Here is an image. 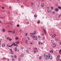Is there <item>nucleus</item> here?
Returning a JSON list of instances; mask_svg holds the SVG:
<instances>
[{"mask_svg":"<svg viewBox=\"0 0 61 61\" xmlns=\"http://www.w3.org/2000/svg\"><path fill=\"white\" fill-rule=\"evenodd\" d=\"M30 35H33V33H30Z\"/></svg>","mask_w":61,"mask_h":61,"instance_id":"bf43d9fd","label":"nucleus"},{"mask_svg":"<svg viewBox=\"0 0 61 61\" xmlns=\"http://www.w3.org/2000/svg\"><path fill=\"white\" fill-rule=\"evenodd\" d=\"M10 25H13V23H11V24H10Z\"/></svg>","mask_w":61,"mask_h":61,"instance_id":"4c0bfd02","label":"nucleus"},{"mask_svg":"<svg viewBox=\"0 0 61 61\" xmlns=\"http://www.w3.org/2000/svg\"><path fill=\"white\" fill-rule=\"evenodd\" d=\"M15 43H13L11 45V46H14V45H15Z\"/></svg>","mask_w":61,"mask_h":61,"instance_id":"a211bd4d","label":"nucleus"},{"mask_svg":"<svg viewBox=\"0 0 61 61\" xmlns=\"http://www.w3.org/2000/svg\"><path fill=\"white\" fill-rule=\"evenodd\" d=\"M26 52H27V53H29V51L28 50H27Z\"/></svg>","mask_w":61,"mask_h":61,"instance_id":"bb28decb","label":"nucleus"},{"mask_svg":"<svg viewBox=\"0 0 61 61\" xmlns=\"http://www.w3.org/2000/svg\"><path fill=\"white\" fill-rule=\"evenodd\" d=\"M43 31L45 34H46V30L45 29H43Z\"/></svg>","mask_w":61,"mask_h":61,"instance_id":"39448f33","label":"nucleus"},{"mask_svg":"<svg viewBox=\"0 0 61 61\" xmlns=\"http://www.w3.org/2000/svg\"><path fill=\"white\" fill-rule=\"evenodd\" d=\"M38 37L39 38H41V37L40 36H39Z\"/></svg>","mask_w":61,"mask_h":61,"instance_id":"09e8293b","label":"nucleus"},{"mask_svg":"<svg viewBox=\"0 0 61 61\" xmlns=\"http://www.w3.org/2000/svg\"><path fill=\"white\" fill-rule=\"evenodd\" d=\"M52 13H53V14H55V11H53V12H52Z\"/></svg>","mask_w":61,"mask_h":61,"instance_id":"3c124183","label":"nucleus"},{"mask_svg":"<svg viewBox=\"0 0 61 61\" xmlns=\"http://www.w3.org/2000/svg\"><path fill=\"white\" fill-rule=\"evenodd\" d=\"M58 8H59V9H61V7H60V6L58 7Z\"/></svg>","mask_w":61,"mask_h":61,"instance_id":"4be33fe9","label":"nucleus"},{"mask_svg":"<svg viewBox=\"0 0 61 61\" xmlns=\"http://www.w3.org/2000/svg\"><path fill=\"white\" fill-rule=\"evenodd\" d=\"M34 48H35V49H36V50H37V48H36L34 47Z\"/></svg>","mask_w":61,"mask_h":61,"instance_id":"49530a36","label":"nucleus"},{"mask_svg":"<svg viewBox=\"0 0 61 61\" xmlns=\"http://www.w3.org/2000/svg\"><path fill=\"white\" fill-rule=\"evenodd\" d=\"M5 36L6 37V35H5Z\"/></svg>","mask_w":61,"mask_h":61,"instance_id":"774afa93","label":"nucleus"},{"mask_svg":"<svg viewBox=\"0 0 61 61\" xmlns=\"http://www.w3.org/2000/svg\"><path fill=\"white\" fill-rule=\"evenodd\" d=\"M27 42V41L26 40L25 41V43H26Z\"/></svg>","mask_w":61,"mask_h":61,"instance_id":"37998d69","label":"nucleus"},{"mask_svg":"<svg viewBox=\"0 0 61 61\" xmlns=\"http://www.w3.org/2000/svg\"><path fill=\"white\" fill-rule=\"evenodd\" d=\"M12 32L13 34H15V30H13V31Z\"/></svg>","mask_w":61,"mask_h":61,"instance_id":"412c9836","label":"nucleus"},{"mask_svg":"<svg viewBox=\"0 0 61 61\" xmlns=\"http://www.w3.org/2000/svg\"><path fill=\"white\" fill-rule=\"evenodd\" d=\"M60 45H61V42H60Z\"/></svg>","mask_w":61,"mask_h":61,"instance_id":"052dcab7","label":"nucleus"},{"mask_svg":"<svg viewBox=\"0 0 61 61\" xmlns=\"http://www.w3.org/2000/svg\"><path fill=\"white\" fill-rule=\"evenodd\" d=\"M42 36H44V34H42Z\"/></svg>","mask_w":61,"mask_h":61,"instance_id":"8fccbe9b","label":"nucleus"},{"mask_svg":"<svg viewBox=\"0 0 61 61\" xmlns=\"http://www.w3.org/2000/svg\"><path fill=\"white\" fill-rule=\"evenodd\" d=\"M2 8L3 9H5V8L4 7H2Z\"/></svg>","mask_w":61,"mask_h":61,"instance_id":"de8ad7c7","label":"nucleus"},{"mask_svg":"<svg viewBox=\"0 0 61 61\" xmlns=\"http://www.w3.org/2000/svg\"><path fill=\"white\" fill-rule=\"evenodd\" d=\"M34 51V53H36V51Z\"/></svg>","mask_w":61,"mask_h":61,"instance_id":"6e6d98bb","label":"nucleus"},{"mask_svg":"<svg viewBox=\"0 0 61 61\" xmlns=\"http://www.w3.org/2000/svg\"><path fill=\"white\" fill-rule=\"evenodd\" d=\"M34 5V4H33V3H32L31 4V6H32V5Z\"/></svg>","mask_w":61,"mask_h":61,"instance_id":"7c9ffc66","label":"nucleus"},{"mask_svg":"<svg viewBox=\"0 0 61 61\" xmlns=\"http://www.w3.org/2000/svg\"><path fill=\"white\" fill-rule=\"evenodd\" d=\"M59 60H60V58H57L56 59V61H59Z\"/></svg>","mask_w":61,"mask_h":61,"instance_id":"4468645a","label":"nucleus"},{"mask_svg":"<svg viewBox=\"0 0 61 61\" xmlns=\"http://www.w3.org/2000/svg\"><path fill=\"white\" fill-rule=\"evenodd\" d=\"M34 32H35V33H36V31H34Z\"/></svg>","mask_w":61,"mask_h":61,"instance_id":"0e129e2a","label":"nucleus"},{"mask_svg":"<svg viewBox=\"0 0 61 61\" xmlns=\"http://www.w3.org/2000/svg\"><path fill=\"white\" fill-rule=\"evenodd\" d=\"M14 57L15 59H16V56L15 55L14 56Z\"/></svg>","mask_w":61,"mask_h":61,"instance_id":"5701e85b","label":"nucleus"},{"mask_svg":"<svg viewBox=\"0 0 61 61\" xmlns=\"http://www.w3.org/2000/svg\"><path fill=\"white\" fill-rule=\"evenodd\" d=\"M40 44H41V45L43 44V43L41 42L40 41H39L38 42V45H40Z\"/></svg>","mask_w":61,"mask_h":61,"instance_id":"20e7f679","label":"nucleus"},{"mask_svg":"<svg viewBox=\"0 0 61 61\" xmlns=\"http://www.w3.org/2000/svg\"><path fill=\"white\" fill-rule=\"evenodd\" d=\"M36 32H34V33H32V35H36Z\"/></svg>","mask_w":61,"mask_h":61,"instance_id":"dca6fc26","label":"nucleus"},{"mask_svg":"<svg viewBox=\"0 0 61 61\" xmlns=\"http://www.w3.org/2000/svg\"><path fill=\"white\" fill-rule=\"evenodd\" d=\"M6 59V58H5L4 57L3 58V59Z\"/></svg>","mask_w":61,"mask_h":61,"instance_id":"5fc2aeb1","label":"nucleus"},{"mask_svg":"<svg viewBox=\"0 0 61 61\" xmlns=\"http://www.w3.org/2000/svg\"><path fill=\"white\" fill-rule=\"evenodd\" d=\"M56 36V34H55L54 35H53L52 36V37H53V38H54L55 36Z\"/></svg>","mask_w":61,"mask_h":61,"instance_id":"423d86ee","label":"nucleus"},{"mask_svg":"<svg viewBox=\"0 0 61 61\" xmlns=\"http://www.w3.org/2000/svg\"><path fill=\"white\" fill-rule=\"evenodd\" d=\"M11 57H13L14 56H11Z\"/></svg>","mask_w":61,"mask_h":61,"instance_id":"338daca9","label":"nucleus"},{"mask_svg":"<svg viewBox=\"0 0 61 61\" xmlns=\"http://www.w3.org/2000/svg\"><path fill=\"white\" fill-rule=\"evenodd\" d=\"M13 53H13V52L12 51H11V54H13Z\"/></svg>","mask_w":61,"mask_h":61,"instance_id":"c85d7f7f","label":"nucleus"},{"mask_svg":"<svg viewBox=\"0 0 61 61\" xmlns=\"http://www.w3.org/2000/svg\"><path fill=\"white\" fill-rule=\"evenodd\" d=\"M23 56H24V54H22L20 56L21 57H23Z\"/></svg>","mask_w":61,"mask_h":61,"instance_id":"1a4fd4ad","label":"nucleus"},{"mask_svg":"<svg viewBox=\"0 0 61 61\" xmlns=\"http://www.w3.org/2000/svg\"><path fill=\"white\" fill-rule=\"evenodd\" d=\"M34 35H30V36H31V37H32V38H33V37H34Z\"/></svg>","mask_w":61,"mask_h":61,"instance_id":"aec40b11","label":"nucleus"},{"mask_svg":"<svg viewBox=\"0 0 61 61\" xmlns=\"http://www.w3.org/2000/svg\"><path fill=\"white\" fill-rule=\"evenodd\" d=\"M28 34V33H26L25 34V36H27V35Z\"/></svg>","mask_w":61,"mask_h":61,"instance_id":"72a5a7b5","label":"nucleus"},{"mask_svg":"<svg viewBox=\"0 0 61 61\" xmlns=\"http://www.w3.org/2000/svg\"><path fill=\"white\" fill-rule=\"evenodd\" d=\"M47 12L48 13H50V12H52V11L51 10H48L47 11Z\"/></svg>","mask_w":61,"mask_h":61,"instance_id":"6e6552de","label":"nucleus"},{"mask_svg":"<svg viewBox=\"0 0 61 61\" xmlns=\"http://www.w3.org/2000/svg\"><path fill=\"white\" fill-rule=\"evenodd\" d=\"M44 57L46 59H50L51 60L52 59V57L50 56V54L45 53L44 54Z\"/></svg>","mask_w":61,"mask_h":61,"instance_id":"f257e3e1","label":"nucleus"},{"mask_svg":"<svg viewBox=\"0 0 61 61\" xmlns=\"http://www.w3.org/2000/svg\"><path fill=\"white\" fill-rule=\"evenodd\" d=\"M60 56L59 55H58L57 56V58H59V57H60Z\"/></svg>","mask_w":61,"mask_h":61,"instance_id":"2eb2a0df","label":"nucleus"},{"mask_svg":"<svg viewBox=\"0 0 61 61\" xmlns=\"http://www.w3.org/2000/svg\"><path fill=\"white\" fill-rule=\"evenodd\" d=\"M55 10V11H58V9H56Z\"/></svg>","mask_w":61,"mask_h":61,"instance_id":"9d476101","label":"nucleus"},{"mask_svg":"<svg viewBox=\"0 0 61 61\" xmlns=\"http://www.w3.org/2000/svg\"><path fill=\"white\" fill-rule=\"evenodd\" d=\"M15 43H16V44H19V42L17 41V42H15Z\"/></svg>","mask_w":61,"mask_h":61,"instance_id":"b1692460","label":"nucleus"},{"mask_svg":"<svg viewBox=\"0 0 61 61\" xmlns=\"http://www.w3.org/2000/svg\"><path fill=\"white\" fill-rule=\"evenodd\" d=\"M27 24H29V22L27 23Z\"/></svg>","mask_w":61,"mask_h":61,"instance_id":"864d4df0","label":"nucleus"},{"mask_svg":"<svg viewBox=\"0 0 61 61\" xmlns=\"http://www.w3.org/2000/svg\"><path fill=\"white\" fill-rule=\"evenodd\" d=\"M33 39L35 40H36L37 39V37L36 36H34L33 38Z\"/></svg>","mask_w":61,"mask_h":61,"instance_id":"f03ea898","label":"nucleus"},{"mask_svg":"<svg viewBox=\"0 0 61 61\" xmlns=\"http://www.w3.org/2000/svg\"><path fill=\"white\" fill-rule=\"evenodd\" d=\"M8 32H10L11 33L12 32V31H8Z\"/></svg>","mask_w":61,"mask_h":61,"instance_id":"cd10ccee","label":"nucleus"},{"mask_svg":"<svg viewBox=\"0 0 61 61\" xmlns=\"http://www.w3.org/2000/svg\"><path fill=\"white\" fill-rule=\"evenodd\" d=\"M18 60H19V61H20L21 60V59L20 58H19L18 59Z\"/></svg>","mask_w":61,"mask_h":61,"instance_id":"2f4dec72","label":"nucleus"},{"mask_svg":"<svg viewBox=\"0 0 61 61\" xmlns=\"http://www.w3.org/2000/svg\"><path fill=\"white\" fill-rule=\"evenodd\" d=\"M51 41L52 43H53V42H54V41H53V40H51Z\"/></svg>","mask_w":61,"mask_h":61,"instance_id":"58836bf2","label":"nucleus"},{"mask_svg":"<svg viewBox=\"0 0 61 61\" xmlns=\"http://www.w3.org/2000/svg\"><path fill=\"white\" fill-rule=\"evenodd\" d=\"M40 21H38L37 22V23L38 24H39V23H40Z\"/></svg>","mask_w":61,"mask_h":61,"instance_id":"e433bc0d","label":"nucleus"},{"mask_svg":"<svg viewBox=\"0 0 61 61\" xmlns=\"http://www.w3.org/2000/svg\"><path fill=\"white\" fill-rule=\"evenodd\" d=\"M61 52V50H60V51H59V53H60V52Z\"/></svg>","mask_w":61,"mask_h":61,"instance_id":"a18cd8bd","label":"nucleus"},{"mask_svg":"<svg viewBox=\"0 0 61 61\" xmlns=\"http://www.w3.org/2000/svg\"><path fill=\"white\" fill-rule=\"evenodd\" d=\"M53 47L55 48L56 46V44H55V43H54L53 45Z\"/></svg>","mask_w":61,"mask_h":61,"instance_id":"7ed1b4c3","label":"nucleus"},{"mask_svg":"<svg viewBox=\"0 0 61 61\" xmlns=\"http://www.w3.org/2000/svg\"><path fill=\"white\" fill-rule=\"evenodd\" d=\"M14 46H17V45L16 44H14Z\"/></svg>","mask_w":61,"mask_h":61,"instance_id":"6ab92c4d","label":"nucleus"},{"mask_svg":"<svg viewBox=\"0 0 61 61\" xmlns=\"http://www.w3.org/2000/svg\"><path fill=\"white\" fill-rule=\"evenodd\" d=\"M39 59H41V58H42V57H41V56H40L39 57Z\"/></svg>","mask_w":61,"mask_h":61,"instance_id":"ea45409f","label":"nucleus"},{"mask_svg":"<svg viewBox=\"0 0 61 61\" xmlns=\"http://www.w3.org/2000/svg\"><path fill=\"white\" fill-rule=\"evenodd\" d=\"M56 41H58L59 40V39H56Z\"/></svg>","mask_w":61,"mask_h":61,"instance_id":"a878e982","label":"nucleus"},{"mask_svg":"<svg viewBox=\"0 0 61 61\" xmlns=\"http://www.w3.org/2000/svg\"><path fill=\"white\" fill-rule=\"evenodd\" d=\"M17 27H19V25H17Z\"/></svg>","mask_w":61,"mask_h":61,"instance_id":"c03bdc74","label":"nucleus"},{"mask_svg":"<svg viewBox=\"0 0 61 61\" xmlns=\"http://www.w3.org/2000/svg\"><path fill=\"white\" fill-rule=\"evenodd\" d=\"M12 46V45H11V46H8V47H11Z\"/></svg>","mask_w":61,"mask_h":61,"instance_id":"f704fd0d","label":"nucleus"},{"mask_svg":"<svg viewBox=\"0 0 61 61\" xmlns=\"http://www.w3.org/2000/svg\"><path fill=\"white\" fill-rule=\"evenodd\" d=\"M28 40H30V39H29V37L28 38Z\"/></svg>","mask_w":61,"mask_h":61,"instance_id":"e2e57ef3","label":"nucleus"},{"mask_svg":"<svg viewBox=\"0 0 61 61\" xmlns=\"http://www.w3.org/2000/svg\"><path fill=\"white\" fill-rule=\"evenodd\" d=\"M7 60L8 61H9V59H7Z\"/></svg>","mask_w":61,"mask_h":61,"instance_id":"603ef678","label":"nucleus"},{"mask_svg":"<svg viewBox=\"0 0 61 61\" xmlns=\"http://www.w3.org/2000/svg\"><path fill=\"white\" fill-rule=\"evenodd\" d=\"M44 3H43L41 5V6H42V7H43V6H44Z\"/></svg>","mask_w":61,"mask_h":61,"instance_id":"0eeeda50","label":"nucleus"},{"mask_svg":"<svg viewBox=\"0 0 61 61\" xmlns=\"http://www.w3.org/2000/svg\"><path fill=\"white\" fill-rule=\"evenodd\" d=\"M30 44H31V45H32V44H33V43H30Z\"/></svg>","mask_w":61,"mask_h":61,"instance_id":"680f3d73","label":"nucleus"},{"mask_svg":"<svg viewBox=\"0 0 61 61\" xmlns=\"http://www.w3.org/2000/svg\"><path fill=\"white\" fill-rule=\"evenodd\" d=\"M17 48L15 47V51H17Z\"/></svg>","mask_w":61,"mask_h":61,"instance_id":"9b49d317","label":"nucleus"},{"mask_svg":"<svg viewBox=\"0 0 61 61\" xmlns=\"http://www.w3.org/2000/svg\"><path fill=\"white\" fill-rule=\"evenodd\" d=\"M49 7H47V10H49Z\"/></svg>","mask_w":61,"mask_h":61,"instance_id":"c9c22d12","label":"nucleus"},{"mask_svg":"<svg viewBox=\"0 0 61 61\" xmlns=\"http://www.w3.org/2000/svg\"><path fill=\"white\" fill-rule=\"evenodd\" d=\"M34 16H35V17H36V18L37 17V15H34Z\"/></svg>","mask_w":61,"mask_h":61,"instance_id":"c756f323","label":"nucleus"},{"mask_svg":"<svg viewBox=\"0 0 61 61\" xmlns=\"http://www.w3.org/2000/svg\"><path fill=\"white\" fill-rule=\"evenodd\" d=\"M6 39H7V40H9V37H7L6 38Z\"/></svg>","mask_w":61,"mask_h":61,"instance_id":"f3484780","label":"nucleus"},{"mask_svg":"<svg viewBox=\"0 0 61 61\" xmlns=\"http://www.w3.org/2000/svg\"><path fill=\"white\" fill-rule=\"evenodd\" d=\"M2 31H3V32H5V29H3L2 30Z\"/></svg>","mask_w":61,"mask_h":61,"instance_id":"393cba45","label":"nucleus"},{"mask_svg":"<svg viewBox=\"0 0 61 61\" xmlns=\"http://www.w3.org/2000/svg\"><path fill=\"white\" fill-rule=\"evenodd\" d=\"M18 38L17 37H16L15 38L16 40H17V39H18Z\"/></svg>","mask_w":61,"mask_h":61,"instance_id":"473e14b6","label":"nucleus"},{"mask_svg":"<svg viewBox=\"0 0 61 61\" xmlns=\"http://www.w3.org/2000/svg\"><path fill=\"white\" fill-rule=\"evenodd\" d=\"M43 40H44V39H45V37H43L42 38Z\"/></svg>","mask_w":61,"mask_h":61,"instance_id":"79ce46f5","label":"nucleus"},{"mask_svg":"<svg viewBox=\"0 0 61 61\" xmlns=\"http://www.w3.org/2000/svg\"><path fill=\"white\" fill-rule=\"evenodd\" d=\"M60 16H61V15H60L59 16V18L60 17Z\"/></svg>","mask_w":61,"mask_h":61,"instance_id":"69168bd1","label":"nucleus"},{"mask_svg":"<svg viewBox=\"0 0 61 61\" xmlns=\"http://www.w3.org/2000/svg\"><path fill=\"white\" fill-rule=\"evenodd\" d=\"M12 50L11 49H10V51H12Z\"/></svg>","mask_w":61,"mask_h":61,"instance_id":"13d9d810","label":"nucleus"},{"mask_svg":"<svg viewBox=\"0 0 61 61\" xmlns=\"http://www.w3.org/2000/svg\"><path fill=\"white\" fill-rule=\"evenodd\" d=\"M5 46V44L4 43L2 45V47H4Z\"/></svg>","mask_w":61,"mask_h":61,"instance_id":"ddd939ff","label":"nucleus"},{"mask_svg":"<svg viewBox=\"0 0 61 61\" xmlns=\"http://www.w3.org/2000/svg\"><path fill=\"white\" fill-rule=\"evenodd\" d=\"M9 41H11L12 40L11 39V38H10L9 39Z\"/></svg>","mask_w":61,"mask_h":61,"instance_id":"a19ab883","label":"nucleus"},{"mask_svg":"<svg viewBox=\"0 0 61 61\" xmlns=\"http://www.w3.org/2000/svg\"><path fill=\"white\" fill-rule=\"evenodd\" d=\"M12 61H15V60L14 59H13Z\"/></svg>","mask_w":61,"mask_h":61,"instance_id":"4d7b16f0","label":"nucleus"},{"mask_svg":"<svg viewBox=\"0 0 61 61\" xmlns=\"http://www.w3.org/2000/svg\"><path fill=\"white\" fill-rule=\"evenodd\" d=\"M50 53H53V50H51L50 51Z\"/></svg>","mask_w":61,"mask_h":61,"instance_id":"f8f14e48","label":"nucleus"}]
</instances>
